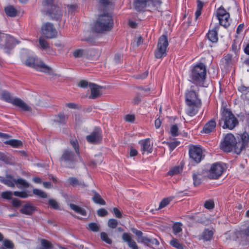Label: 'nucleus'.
<instances>
[{
  "instance_id": "6e6552de",
  "label": "nucleus",
  "mask_w": 249,
  "mask_h": 249,
  "mask_svg": "<svg viewBox=\"0 0 249 249\" xmlns=\"http://www.w3.org/2000/svg\"><path fill=\"white\" fill-rule=\"evenodd\" d=\"M161 3V0H134L133 6L137 11L141 12L149 6H152L154 9H158Z\"/></svg>"
},
{
  "instance_id": "37998d69",
  "label": "nucleus",
  "mask_w": 249,
  "mask_h": 249,
  "mask_svg": "<svg viewBox=\"0 0 249 249\" xmlns=\"http://www.w3.org/2000/svg\"><path fill=\"white\" fill-rule=\"evenodd\" d=\"M38 42L41 49L45 50L49 47L48 42L44 38L40 37Z\"/></svg>"
},
{
  "instance_id": "69168bd1",
  "label": "nucleus",
  "mask_w": 249,
  "mask_h": 249,
  "mask_svg": "<svg viewBox=\"0 0 249 249\" xmlns=\"http://www.w3.org/2000/svg\"><path fill=\"white\" fill-rule=\"evenodd\" d=\"M0 160L5 163H8L9 161V159L4 153L0 152Z\"/></svg>"
},
{
  "instance_id": "a19ab883",
  "label": "nucleus",
  "mask_w": 249,
  "mask_h": 249,
  "mask_svg": "<svg viewBox=\"0 0 249 249\" xmlns=\"http://www.w3.org/2000/svg\"><path fill=\"white\" fill-rule=\"evenodd\" d=\"M1 98L4 101L12 104V102H13V99L12 98L10 94L6 91H4L2 92L1 94Z\"/></svg>"
},
{
  "instance_id": "8fccbe9b",
  "label": "nucleus",
  "mask_w": 249,
  "mask_h": 249,
  "mask_svg": "<svg viewBox=\"0 0 249 249\" xmlns=\"http://www.w3.org/2000/svg\"><path fill=\"white\" fill-rule=\"evenodd\" d=\"M178 125L175 124L171 126L170 129V134L173 137H176L178 135Z\"/></svg>"
},
{
  "instance_id": "f3484780",
  "label": "nucleus",
  "mask_w": 249,
  "mask_h": 249,
  "mask_svg": "<svg viewBox=\"0 0 249 249\" xmlns=\"http://www.w3.org/2000/svg\"><path fill=\"white\" fill-rule=\"evenodd\" d=\"M189 156L196 163L200 162L202 157V150L200 147L193 146L189 149Z\"/></svg>"
},
{
  "instance_id": "0eeeda50",
  "label": "nucleus",
  "mask_w": 249,
  "mask_h": 249,
  "mask_svg": "<svg viewBox=\"0 0 249 249\" xmlns=\"http://www.w3.org/2000/svg\"><path fill=\"white\" fill-rule=\"evenodd\" d=\"M43 6L48 14L53 20L60 21L62 14L60 8L55 4L53 0H45Z\"/></svg>"
},
{
  "instance_id": "e433bc0d",
  "label": "nucleus",
  "mask_w": 249,
  "mask_h": 249,
  "mask_svg": "<svg viewBox=\"0 0 249 249\" xmlns=\"http://www.w3.org/2000/svg\"><path fill=\"white\" fill-rule=\"evenodd\" d=\"M69 183L72 186H85L84 182L79 181L75 178L71 177L68 179Z\"/></svg>"
},
{
  "instance_id": "f704fd0d",
  "label": "nucleus",
  "mask_w": 249,
  "mask_h": 249,
  "mask_svg": "<svg viewBox=\"0 0 249 249\" xmlns=\"http://www.w3.org/2000/svg\"><path fill=\"white\" fill-rule=\"evenodd\" d=\"M15 182V183L17 184V186L18 188H20L21 186L27 188H28L29 186V184L28 182H27L25 179H23V178H19L18 179H16L14 180Z\"/></svg>"
},
{
  "instance_id": "c85d7f7f",
  "label": "nucleus",
  "mask_w": 249,
  "mask_h": 249,
  "mask_svg": "<svg viewBox=\"0 0 249 249\" xmlns=\"http://www.w3.org/2000/svg\"><path fill=\"white\" fill-rule=\"evenodd\" d=\"M69 206L75 213L80 214L81 215H82L83 216L86 215L87 212L84 209H83V208L79 207L78 206H77L75 204H72V203H70L69 204Z\"/></svg>"
},
{
  "instance_id": "c03bdc74",
  "label": "nucleus",
  "mask_w": 249,
  "mask_h": 249,
  "mask_svg": "<svg viewBox=\"0 0 249 249\" xmlns=\"http://www.w3.org/2000/svg\"><path fill=\"white\" fill-rule=\"evenodd\" d=\"M182 170V168L178 166L172 168L168 173L170 176H173L178 173H179Z\"/></svg>"
},
{
  "instance_id": "4be33fe9",
  "label": "nucleus",
  "mask_w": 249,
  "mask_h": 249,
  "mask_svg": "<svg viewBox=\"0 0 249 249\" xmlns=\"http://www.w3.org/2000/svg\"><path fill=\"white\" fill-rule=\"evenodd\" d=\"M219 28V25L216 24L212 29L209 30L207 36L208 39L213 43L216 42L218 40V31Z\"/></svg>"
},
{
  "instance_id": "aec40b11",
  "label": "nucleus",
  "mask_w": 249,
  "mask_h": 249,
  "mask_svg": "<svg viewBox=\"0 0 249 249\" xmlns=\"http://www.w3.org/2000/svg\"><path fill=\"white\" fill-rule=\"evenodd\" d=\"M122 237L123 241L126 242L128 247L131 248V249H139L137 244L132 238V235L130 233H124Z\"/></svg>"
},
{
  "instance_id": "13d9d810",
  "label": "nucleus",
  "mask_w": 249,
  "mask_h": 249,
  "mask_svg": "<svg viewBox=\"0 0 249 249\" xmlns=\"http://www.w3.org/2000/svg\"><path fill=\"white\" fill-rule=\"evenodd\" d=\"M170 201V200L168 198H165L162 199L160 203L158 210L161 209L166 207L169 203Z\"/></svg>"
},
{
  "instance_id": "2eb2a0df",
  "label": "nucleus",
  "mask_w": 249,
  "mask_h": 249,
  "mask_svg": "<svg viewBox=\"0 0 249 249\" xmlns=\"http://www.w3.org/2000/svg\"><path fill=\"white\" fill-rule=\"evenodd\" d=\"M86 140L91 144H98L101 142L102 140V130L99 127L94 128V130L90 135L87 136Z\"/></svg>"
},
{
  "instance_id": "412c9836",
  "label": "nucleus",
  "mask_w": 249,
  "mask_h": 249,
  "mask_svg": "<svg viewBox=\"0 0 249 249\" xmlns=\"http://www.w3.org/2000/svg\"><path fill=\"white\" fill-rule=\"evenodd\" d=\"M12 104L15 106L18 107L23 111L31 112L32 110L31 107H29L23 101L18 98H16L13 99Z\"/></svg>"
},
{
  "instance_id": "6ab92c4d",
  "label": "nucleus",
  "mask_w": 249,
  "mask_h": 249,
  "mask_svg": "<svg viewBox=\"0 0 249 249\" xmlns=\"http://www.w3.org/2000/svg\"><path fill=\"white\" fill-rule=\"evenodd\" d=\"M89 87L91 91V94L89 96V99H95L101 96L102 92L100 89H102V86H99L94 83H89Z\"/></svg>"
},
{
  "instance_id": "e2e57ef3",
  "label": "nucleus",
  "mask_w": 249,
  "mask_h": 249,
  "mask_svg": "<svg viewBox=\"0 0 249 249\" xmlns=\"http://www.w3.org/2000/svg\"><path fill=\"white\" fill-rule=\"evenodd\" d=\"M179 143L180 142L178 141L167 143L171 151H173Z\"/></svg>"
},
{
  "instance_id": "a878e982",
  "label": "nucleus",
  "mask_w": 249,
  "mask_h": 249,
  "mask_svg": "<svg viewBox=\"0 0 249 249\" xmlns=\"http://www.w3.org/2000/svg\"><path fill=\"white\" fill-rule=\"evenodd\" d=\"M14 180H15V179L13 178L11 175H7L6 176V178L3 177H0V181L1 182L11 187H15Z\"/></svg>"
},
{
  "instance_id": "680f3d73",
  "label": "nucleus",
  "mask_w": 249,
  "mask_h": 249,
  "mask_svg": "<svg viewBox=\"0 0 249 249\" xmlns=\"http://www.w3.org/2000/svg\"><path fill=\"white\" fill-rule=\"evenodd\" d=\"M148 74V71H146L141 74H136L134 75V77L137 79H143L147 77Z\"/></svg>"
},
{
  "instance_id": "b1692460",
  "label": "nucleus",
  "mask_w": 249,
  "mask_h": 249,
  "mask_svg": "<svg viewBox=\"0 0 249 249\" xmlns=\"http://www.w3.org/2000/svg\"><path fill=\"white\" fill-rule=\"evenodd\" d=\"M36 207L30 203H27L20 209L19 212L22 214L31 215L36 211Z\"/></svg>"
},
{
  "instance_id": "49530a36",
  "label": "nucleus",
  "mask_w": 249,
  "mask_h": 249,
  "mask_svg": "<svg viewBox=\"0 0 249 249\" xmlns=\"http://www.w3.org/2000/svg\"><path fill=\"white\" fill-rule=\"evenodd\" d=\"M182 224L181 223H176L173 226V233L175 234H177L182 231Z\"/></svg>"
},
{
  "instance_id": "79ce46f5",
  "label": "nucleus",
  "mask_w": 249,
  "mask_h": 249,
  "mask_svg": "<svg viewBox=\"0 0 249 249\" xmlns=\"http://www.w3.org/2000/svg\"><path fill=\"white\" fill-rule=\"evenodd\" d=\"M88 229L93 232H98L100 230V226L96 223L91 222L89 224Z\"/></svg>"
},
{
  "instance_id": "f8f14e48",
  "label": "nucleus",
  "mask_w": 249,
  "mask_h": 249,
  "mask_svg": "<svg viewBox=\"0 0 249 249\" xmlns=\"http://www.w3.org/2000/svg\"><path fill=\"white\" fill-rule=\"evenodd\" d=\"M236 237L243 245L249 244V222L244 224L236 231Z\"/></svg>"
},
{
  "instance_id": "cd10ccee",
  "label": "nucleus",
  "mask_w": 249,
  "mask_h": 249,
  "mask_svg": "<svg viewBox=\"0 0 249 249\" xmlns=\"http://www.w3.org/2000/svg\"><path fill=\"white\" fill-rule=\"evenodd\" d=\"M187 106H188V108L187 111V114L190 116H193L196 114L198 111V108L200 107L201 105H192Z\"/></svg>"
},
{
  "instance_id": "4d7b16f0",
  "label": "nucleus",
  "mask_w": 249,
  "mask_h": 249,
  "mask_svg": "<svg viewBox=\"0 0 249 249\" xmlns=\"http://www.w3.org/2000/svg\"><path fill=\"white\" fill-rule=\"evenodd\" d=\"M238 90L242 94L246 95L249 92V87L241 85L238 87Z\"/></svg>"
},
{
  "instance_id": "dca6fc26",
  "label": "nucleus",
  "mask_w": 249,
  "mask_h": 249,
  "mask_svg": "<svg viewBox=\"0 0 249 249\" xmlns=\"http://www.w3.org/2000/svg\"><path fill=\"white\" fill-rule=\"evenodd\" d=\"M223 166L219 163L213 164L209 171V178L213 179L218 178L223 173Z\"/></svg>"
},
{
  "instance_id": "ddd939ff",
  "label": "nucleus",
  "mask_w": 249,
  "mask_h": 249,
  "mask_svg": "<svg viewBox=\"0 0 249 249\" xmlns=\"http://www.w3.org/2000/svg\"><path fill=\"white\" fill-rule=\"evenodd\" d=\"M3 41L4 42L0 43V47L7 53H9L10 51L14 48L17 44L19 43V41L13 36L7 34H6V36L3 38Z\"/></svg>"
},
{
  "instance_id": "0e129e2a",
  "label": "nucleus",
  "mask_w": 249,
  "mask_h": 249,
  "mask_svg": "<svg viewBox=\"0 0 249 249\" xmlns=\"http://www.w3.org/2000/svg\"><path fill=\"white\" fill-rule=\"evenodd\" d=\"M141 95L138 93L133 100V104L134 105H138L141 102Z\"/></svg>"
},
{
  "instance_id": "58836bf2",
  "label": "nucleus",
  "mask_w": 249,
  "mask_h": 249,
  "mask_svg": "<svg viewBox=\"0 0 249 249\" xmlns=\"http://www.w3.org/2000/svg\"><path fill=\"white\" fill-rule=\"evenodd\" d=\"M41 244L42 247L39 249H52L53 247V244L46 239H42Z\"/></svg>"
},
{
  "instance_id": "1a4fd4ad",
  "label": "nucleus",
  "mask_w": 249,
  "mask_h": 249,
  "mask_svg": "<svg viewBox=\"0 0 249 249\" xmlns=\"http://www.w3.org/2000/svg\"><path fill=\"white\" fill-rule=\"evenodd\" d=\"M131 231L137 236V242L139 243H142L145 246L152 248H155L160 245V242L157 239H150L146 236H143V233L141 231L134 228H131Z\"/></svg>"
},
{
  "instance_id": "2f4dec72",
  "label": "nucleus",
  "mask_w": 249,
  "mask_h": 249,
  "mask_svg": "<svg viewBox=\"0 0 249 249\" xmlns=\"http://www.w3.org/2000/svg\"><path fill=\"white\" fill-rule=\"evenodd\" d=\"M6 144H8L15 148H18L22 146V142L19 140L12 139L4 142Z\"/></svg>"
},
{
  "instance_id": "338daca9",
  "label": "nucleus",
  "mask_w": 249,
  "mask_h": 249,
  "mask_svg": "<svg viewBox=\"0 0 249 249\" xmlns=\"http://www.w3.org/2000/svg\"><path fill=\"white\" fill-rule=\"evenodd\" d=\"M12 204L14 207H19L21 205V201L17 198H14L12 200Z\"/></svg>"
},
{
  "instance_id": "c756f323",
  "label": "nucleus",
  "mask_w": 249,
  "mask_h": 249,
  "mask_svg": "<svg viewBox=\"0 0 249 249\" xmlns=\"http://www.w3.org/2000/svg\"><path fill=\"white\" fill-rule=\"evenodd\" d=\"M4 11L6 15L10 17H15L17 14V10L11 5L5 7Z\"/></svg>"
},
{
  "instance_id": "bf43d9fd",
  "label": "nucleus",
  "mask_w": 249,
  "mask_h": 249,
  "mask_svg": "<svg viewBox=\"0 0 249 249\" xmlns=\"http://www.w3.org/2000/svg\"><path fill=\"white\" fill-rule=\"evenodd\" d=\"M12 194L11 191H5L1 193V196L4 199L10 200L12 198Z\"/></svg>"
},
{
  "instance_id": "7ed1b4c3",
  "label": "nucleus",
  "mask_w": 249,
  "mask_h": 249,
  "mask_svg": "<svg viewBox=\"0 0 249 249\" xmlns=\"http://www.w3.org/2000/svg\"><path fill=\"white\" fill-rule=\"evenodd\" d=\"M239 124L238 119L232 112L228 108H224L218 124L223 129L232 130Z\"/></svg>"
},
{
  "instance_id": "7c9ffc66",
  "label": "nucleus",
  "mask_w": 249,
  "mask_h": 249,
  "mask_svg": "<svg viewBox=\"0 0 249 249\" xmlns=\"http://www.w3.org/2000/svg\"><path fill=\"white\" fill-rule=\"evenodd\" d=\"M170 245L177 249H184L186 247L182 243H180L178 240L173 237L169 242Z\"/></svg>"
},
{
  "instance_id": "6e6d98bb",
  "label": "nucleus",
  "mask_w": 249,
  "mask_h": 249,
  "mask_svg": "<svg viewBox=\"0 0 249 249\" xmlns=\"http://www.w3.org/2000/svg\"><path fill=\"white\" fill-rule=\"evenodd\" d=\"M84 52V50L82 49H76L73 52V56L76 58H80L82 57Z\"/></svg>"
},
{
  "instance_id": "f03ea898",
  "label": "nucleus",
  "mask_w": 249,
  "mask_h": 249,
  "mask_svg": "<svg viewBox=\"0 0 249 249\" xmlns=\"http://www.w3.org/2000/svg\"><path fill=\"white\" fill-rule=\"evenodd\" d=\"M113 26L112 17L108 13L99 16L94 23L93 31L97 33H104L110 31Z\"/></svg>"
},
{
  "instance_id": "a18cd8bd",
  "label": "nucleus",
  "mask_w": 249,
  "mask_h": 249,
  "mask_svg": "<svg viewBox=\"0 0 249 249\" xmlns=\"http://www.w3.org/2000/svg\"><path fill=\"white\" fill-rule=\"evenodd\" d=\"M33 192L34 194L41 198L47 197V194L45 192L41 190L38 189H34L33 190Z\"/></svg>"
},
{
  "instance_id": "20e7f679",
  "label": "nucleus",
  "mask_w": 249,
  "mask_h": 249,
  "mask_svg": "<svg viewBox=\"0 0 249 249\" xmlns=\"http://www.w3.org/2000/svg\"><path fill=\"white\" fill-rule=\"evenodd\" d=\"M206 68L205 65L200 63L196 65L192 71L191 81L197 86H203L206 79Z\"/></svg>"
},
{
  "instance_id": "603ef678",
  "label": "nucleus",
  "mask_w": 249,
  "mask_h": 249,
  "mask_svg": "<svg viewBox=\"0 0 249 249\" xmlns=\"http://www.w3.org/2000/svg\"><path fill=\"white\" fill-rule=\"evenodd\" d=\"M204 206L207 209H213L214 207V201L212 199L207 200L205 202Z\"/></svg>"
},
{
  "instance_id": "774afa93",
  "label": "nucleus",
  "mask_w": 249,
  "mask_h": 249,
  "mask_svg": "<svg viewBox=\"0 0 249 249\" xmlns=\"http://www.w3.org/2000/svg\"><path fill=\"white\" fill-rule=\"evenodd\" d=\"M113 212L115 216L119 218H121L122 217L121 212L117 208H113Z\"/></svg>"
},
{
  "instance_id": "ea45409f",
  "label": "nucleus",
  "mask_w": 249,
  "mask_h": 249,
  "mask_svg": "<svg viewBox=\"0 0 249 249\" xmlns=\"http://www.w3.org/2000/svg\"><path fill=\"white\" fill-rule=\"evenodd\" d=\"M70 143L74 149L75 152L77 154L78 156H80L79 144L76 139H71L70 140Z\"/></svg>"
},
{
  "instance_id": "09e8293b",
  "label": "nucleus",
  "mask_w": 249,
  "mask_h": 249,
  "mask_svg": "<svg viewBox=\"0 0 249 249\" xmlns=\"http://www.w3.org/2000/svg\"><path fill=\"white\" fill-rule=\"evenodd\" d=\"M2 247L5 249H13L14 248V244L11 241L5 239L3 241V246Z\"/></svg>"
},
{
  "instance_id": "4468645a",
  "label": "nucleus",
  "mask_w": 249,
  "mask_h": 249,
  "mask_svg": "<svg viewBox=\"0 0 249 249\" xmlns=\"http://www.w3.org/2000/svg\"><path fill=\"white\" fill-rule=\"evenodd\" d=\"M42 35L47 38H53L57 36V32L53 25L49 22H46L41 27Z\"/></svg>"
},
{
  "instance_id": "393cba45",
  "label": "nucleus",
  "mask_w": 249,
  "mask_h": 249,
  "mask_svg": "<svg viewBox=\"0 0 249 249\" xmlns=\"http://www.w3.org/2000/svg\"><path fill=\"white\" fill-rule=\"evenodd\" d=\"M216 127V122L213 120L209 121L205 124L203 128V131L205 133H210L212 132Z\"/></svg>"
},
{
  "instance_id": "3c124183",
  "label": "nucleus",
  "mask_w": 249,
  "mask_h": 249,
  "mask_svg": "<svg viewBox=\"0 0 249 249\" xmlns=\"http://www.w3.org/2000/svg\"><path fill=\"white\" fill-rule=\"evenodd\" d=\"M48 204L53 209L58 210L59 209V204L55 199H50L48 200Z\"/></svg>"
},
{
  "instance_id": "473e14b6",
  "label": "nucleus",
  "mask_w": 249,
  "mask_h": 249,
  "mask_svg": "<svg viewBox=\"0 0 249 249\" xmlns=\"http://www.w3.org/2000/svg\"><path fill=\"white\" fill-rule=\"evenodd\" d=\"M94 196L92 197V200L95 203L98 204L102 205H105V201L101 197V196L96 192L94 191Z\"/></svg>"
},
{
  "instance_id": "9b49d317",
  "label": "nucleus",
  "mask_w": 249,
  "mask_h": 249,
  "mask_svg": "<svg viewBox=\"0 0 249 249\" xmlns=\"http://www.w3.org/2000/svg\"><path fill=\"white\" fill-rule=\"evenodd\" d=\"M216 15L219 20V26L221 25L226 28L230 26V14L222 6L217 9Z\"/></svg>"
},
{
  "instance_id": "de8ad7c7",
  "label": "nucleus",
  "mask_w": 249,
  "mask_h": 249,
  "mask_svg": "<svg viewBox=\"0 0 249 249\" xmlns=\"http://www.w3.org/2000/svg\"><path fill=\"white\" fill-rule=\"evenodd\" d=\"M100 237L102 240L106 242V243L108 244H112V240L108 237V235L107 233L105 232H101L100 233Z\"/></svg>"
},
{
  "instance_id": "c9c22d12",
  "label": "nucleus",
  "mask_w": 249,
  "mask_h": 249,
  "mask_svg": "<svg viewBox=\"0 0 249 249\" xmlns=\"http://www.w3.org/2000/svg\"><path fill=\"white\" fill-rule=\"evenodd\" d=\"M232 56L230 54H227L224 56L222 59V62L225 67H228L231 64Z\"/></svg>"
},
{
  "instance_id": "72a5a7b5",
  "label": "nucleus",
  "mask_w": 249,
  "mask_h": 249,
  "mask_svg": "<svg viewBox=\"0 0 249 249\" xmlns=\"http://www.w3.org/2000/svg\"><path fill=\"white\" fill-rule=\"evenodd\" d=\"M67 119V116L65 115L63 113L60 112L55 116L54 121L60 124H65Z\"/></svg>"
},
{
  "instance_id": "052dcab7",
  "label": "nucleus",
  "mask_w": 249,
  "mask_h": 249,
  "mask_svg": "<svg viewBox=\"0 0 249 249\" xmlns=\"http://www.w3.org/2000/svg\"><path fill=\"white\" fill-rule=\"evenodd\" d=\"M97 213L100 217H105L108 214V213L105 209L101 208L97 211Z\"/></svg>"
},
{
  "instance_id": "5fc2aeb1",
  "label": "nucleus",
  "mask_w": 249,
  "mask_h": 249,
  "mask_svg": "<svg viewBox=\"0 0 249 249\" xmlns=\"http://www.w3.org/2000/svg\"><path fill=\"white\" fill-rule=\"evenodd\" d=\"M107 225L109 228L112 229H115L117 227L118 225V221L115 219H110L108 221Z\"/></svg>"
},
{
  "instance_id": "bb28decb",
  "label": "nucleus",
  "mask_w": 249,
  "mask_h": 249,
  "mask_svg": "<svg viewBox=\"0 0 249 249\" xmlns=\"http://www.w3.org/2000/svg\"><path fill=\"white\" fill-rule=\"evenodd\" d=\"M213 235V232L212 230L206 229L202 232L200 239H203L204 241H208L211 240Z\"/></svg>"
},
{
  "instance_id": "f257e3e1",
  "label": "nucleus",
  "mask_w": 249,
  "mask_h": 249,
  "mask_svg": "<svg viewBox=\"0 0 249 249\" xmlns=\"http://www.w3.org/2000/svg\"><path fill=\"white\" fill-rule=\"evenodd\" d=\"M237 138L238 141L232 134H227L221 142L220 149L226 153L231 152L234 149L236 154H240L249 143V135L245 132Z\"/></svg>"
},
{
  "instance_id": "4c0bfd02",
  "label": "nucleus",
  "mask_w": 249,
  "mask_h": 249,
  "mask_svg": "<svg viewBox=\"0 0 249 249\" xmlns=\"http://www.w3.org/2000/svg\"><path fill=\"white\" fill-rule=\"evenodd\" d=\"M201 175L198 173H194L193 174V179L194 181V185L197 186L201 183Z\"/></svg>"
},
{
  "instance_id": "9d476101",
  "label": "nucleus",
  "mask_w": 249,
  "mask_h": 249,
  "mask_svg": "<svg viewBox=\"0 0 249 249\" xmlns=\"http://www.w3.org/2000/svg\"><path fill=\"white\" fill-rule=\"evenodd\" d=\"M168 46L167 36L165 35L161 36L159 39L157 49L155 52L156 58L160 59L166 55V51Z\"/></svg>"
},
{
  "instance_id": "39448f33",
  "label": "nucleus",
  "mask_w": 249,
  "mask_h": 249,
  "mask_svg": "<svg viewBox=\"0 0 249 249\" xmlns=\"http://www.w3.org/2000/svg\"><path fill=\"white\" fill-rule=\"evenodd\" d=\"M24 63L27 67L34 68L43 72L53 74L52 68L46 65L41 60L35 56L28 57Z\"/></svg>"
},
{
  "instance_id": "423d86ee",
  "label": "nucleus",
  "mask_w": 249,
  "mask_h": 249,
  "mask_svg": "<svg viewBox=\"0 0 249 249\" xmlns=\"http://www.w3.org/2000/svg\"><path fill=\"white\" fill-rule=\"evenodd\" d=\"M78 156L76 153L69 149H65L63 152L61 157L59 159V161L61 164L66 168H74L77 162Z\"/></svg>"
},
{
  "instance_id": "5701e85b",
  "label": "nucleus",
  "mask_w": 249,
  "mask_h": 249,
  "mask_svg": "<svg viewBox=\"0 0 249 249\" xmlns=\"http://www.w3.org/2000/svg\"><path fill=\"white\" fill-rule=\"evenodd\" d=\"M141 146V151L144 152H146L148 154L151 153L152 152V145H151L150 140L149 139H146L142 140L139 142Z\"/></svg>"
},
{
  "instance_id": "a211bd4d",
  "label": "nucleus",
  "mask_w": 249,
  "mask_h": 249,
  "mask_svg": "<svg viewBox=\"0 0 249 249\" xmlns=\"http://www.w3.org/2000/svg\"><path fill=\"white\" fill-rule=\"evenodd\" d=\"M185 101L187 105H201L200 99L198 98V95L194 90H191L186 93Z\"/></svg>"
},
{
  "instance_id": "864d4df0",
  "label": "nucleus",
  "mask_w": 249,
  "mask_h": 249,
  "mask_svg": "<svg viewBox=\"0 0 249 249\" xmlns=\"http://www.w3.org/2000/svg\"><path fill=\"white\" fill-rule=\"evenodd\" d=\"M15 196H18L22 198H26L28 197V195L25 191H15L13 193Z\"/></svg>"
}]
</instances>
